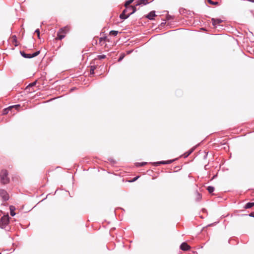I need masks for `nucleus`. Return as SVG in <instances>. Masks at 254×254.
<instances>
[{
    "instance_id": "obj_1",
    "label": "nucleus",
    "mask_w": 254,
    "mask_h": 254,
    "mask_svg": "<svg viewBox=\"0 0 254 254\" xmlns=\"http://www.w3.org/2000/svg\"><path fill=\"white\" fill-rule=\"evenodd\" d=\"M70 27L69 26H66L60 29L57 33V37L56 40H61L64 38L66 34L69 31Z\"/></svg>"
},
{
    "instance_id": "obj_2",
    "label": "nucleus",
    "mask_w": 254,
    "mask_h": 254,
    "mask_svg": "<svg viewBox=\"0 0 254 254\" xmlns=\"http://www.w3.org/2000/svg\"><path fill=\"white\" fill-rule=\"evenodd\" d=\"M8 173L5 170H3L1 171L0 176L1 183L3 184H6L9 183V179L7 177Z\"/></svg>"
},
{
    "instance_id": "obj_3",
    "label": "nucleus",
    "mask_w": 254,
    "mask_h": 254,
    "mask_svg": "<svg viewBox=\"0 0 254 254\" xmlns=\"http://www.w3.org/2000/svg\"><path fill=\"white\" fill-rule=\"evenodd\" d=\"M9 223L8 215H4L0 219V227L4 228Z\"/></svg>"
},
{
    "instance_id": "obj_4",
    "label": "nucleus",
    "mask_w": 254,
    "mask_h": 254,
    "mask_svg": "<svg viewBox=\"0 0 254 254\" xmlns=\"http://www.w3.org/2000/svg\"><path fill=\"white\" fill-rule=\"evenodd\" d=\"M40 51H37L32 54H25L23 52H20L21 55L25 58H32L38 56L40 54Z\"/></svg>"
},
{
    "instance_id": "obj_5",
    "label": "nucleus",
    "mask_w": 254,
    "mask_h": 254,
    "mask_svg": "<svg viewBox=\"0 0 254 254\" xmlns=\"http://www.w3.org/2000/svg\"><path fill=\"white\" fill-rule=\"evenodd\" d=\"M0 196L3 199V200L6 201L9 199V195L7 192L3 190H0Z\"/></svg>"
},
{
    "instance_id": "obj_6",
    "label": "nucleus",
    "mask_w": 254,
    "mask_h": 254,
    "mask_svg": "<svg viewBox=\"0 0 254 254\" xmlns=\"http://www.w3.org/2000/svg\"><path fill=\"white\" fill-rule=\"evenodd\" d=\"M130 8H128L127 9H125L123 10V12L120 14V17L122 19H126L128 18L129 15L127 13V10H129Z\"/></svg>"
},
{
    "instance_id": "obj_7",
    "label": "nucleus",
    "mask_w": 254,
    "mask_h": 254,
    "mask_svg": "<svg viewBox=\"0 0 254 254\" xmlns=\"http://www.w3.org/2000/svg\"><path fill=\"white\" fill-rule=\"evenodd\" d=\"M130 8V9L127 10V14L130 16L131 14H133L136 11V8L135 6H127V7H126V9Z\"/></svg>"
},
{
    "instance_id": "obj_8",
    "label": "nucleus",
    "mask_w": 254,
    "mask_h": 254,
    "mask_svg": "<svg viewBox=\"0 0 254 254\" xmlns=\"http://www.w3.org/2000/svg\"><path fill=\"white\" fill-rule=\"evenodd\" d=\"M180 249L183 251H188L190 249V247L187 243L184 242L181 245Z\"/></svg>"
},
{
    "instance_id": "obj_9",
    "label": "nucleus",
    "mask_w": 254,
    "mask_h": 254,
    "mask_svg": "<svg viewBox=\"0 0 254 254\" xmlns=\"http://www.w3.org/2000/svg\"><path fill=\"white\" fill-rule=\"evenodd\" d=\"M211 21H212L213 25L214 26H215L216 25L222 23L223 22V20H221V19H219V18L215 19V18H213L211 19Z\"/></svg>"
},
{
    "instance_id": "obj_10",
    "label": "nucleus",
    "mask_w": 254,
    "mask_h": 254,
    "mask_svg": "<svg viewBox=\"0 0 254 254\" xmlns=\"http://www.w3.org/2000/svg\"><path fill=\"white\" fill-rule=\"evenodd\" d=\"M155 16H156V15L155 14V11H152L150 12L148 14L146 15L145 17L150 20H153Z\"/></svg>"
},
{
    "instance_id": "obj_11",
    "label": "nucleus",
    "mask_w": 254,
    "mask_h": 254,
    "mask_svg": "<svg viewBox=\"0 0 254 254\" xmlns=\"http://www.w3.org/2000/svg\"><path fill=\"white\" fill-rule=\"evenodd\" d=\"M174 161V160H168L166 161H160L154 163V165L158 166L160 164H169L172 163Z\"/></svg>"
},
{
    "instance_id": "obj_12",
    "label": "nucleus",
    "mask_w": 254,
    "mask_h": 254,
    "mask_svg": "<svg viewBox=\"0 0 254 254\" xmlns=\"http://www.w3.org/2000/svg\"><path fill=\"white\" fill-rule=\"evenodd\" d=\"M150 0H139L137 1L136 6L140 5H145L149 2Z\"/></svg>"
},
{
    "instance_id": "obj_13",
    "label": "nucleus",
    "mask_w": 254,
    "mask_h": 254,
    "mask_svg": "<svg viewBox=\"0 0 254 254\" xmlns=\"http://www.w3.org/2000/svg\"><path fill=\"white\" fill-rule=\"evenodd\" d=\"M194 197L195 200H199L201 198V194L197 191L194 193Z\"/></svg>"
},
{
    "instance_id": "obj_14",
    "label": "nucleus",
    "mask_w": 254,
    "mask_h": 254,
    "mask_svg": "<svg viewBox=\"0 0 254 254\" xmlns=\"http://www.w3.org/2000/svg\"><path fill=\"white\" fill-rule=\"evenodd\" d=\"M10 211V215L12 216L15 215V213L14 212V210L15 209V207L13 206H10L9 207Z\"/></svg>"
},
{
    "instance_id": "obj_15",
    "label": "nucleus",
    "mask_w": 254,
    "mask_h": 254,
    "mask_svg": "<svg viewBox=\"0 0 254 254\" xmlns=\"http://www.w3.org/2000/svg\"><path fill=\"white\" fill-rule=\"evenodd\" d=\"M107 40V38L106 37H101L99 39V44L101 45H102L104 44V42Z\"/></svg>"
},
{
    "instance_id": "obj_16",
    "label": "nucleus",
    "mask_w": 254,
    "mask_h": 254,
    "mask_svg": "<svg viewBox=\"0 0 254 254\" xmlns=\"http://www.w3.org/2000/svg\"><path fill=\"white\" fill-rule=\"evenodd\" d=\"M254 206V202H249L246 204L245 206V208L248 209Z\"/></svg>"
},
{
    "instance_id": "obj_17",
    "label": "nucleus",
    "mask_w": 254,
    "mask_h": 254,
    "mask_svg": "<svg viewBox=\"0 0 254 254\" xmlns=\"http://www.w3.org/2000/svg\"><path fill=\"white\" fill-rule=\"evenodd\" d=\"M207 190L209 193H212L214 190V188L213 187L209 186L207 188Z\"/></svg>"
},
{
    "instance_id": "obj_18",
    "label": "nucleus",
    "mask_w": 254,
    "mask_h": 254,
    "mask_svg": "<svg viewBox=\"0 0 254 254\" xmlns=\"http://www.w3.org/2000/svg\"><path fill=\"white\" fill-rule=\"evenodd\" d=\"M134 0H129L127 1L125 3V6L127 7V6H130V4L134 1Z\"/></svg>"
},
{
    "instance_id": "obj_19",
    "label": "nucleus",
    "mask_w": 254,
    "mask_h": 254,
    "mask_svg": "<svg viewBox=\"0 0 254 254\" xmlns=\"http://www.w3.org/2000/svg\"><path fill=\"white\" fill-rule=\"evenodd\" d=\"M118 31L112 30V31H110V35L115 36L118 34Z\"/></svg>"
},
{
    "instance_id": "obj_20",
    "label": "nucleus",
    "mask_w": 254,
    "mask_h": 254,
    "mask_svg": "<svg viewBox=\"0 0 254 254\" xmlns=\"http://www.w3.org/2000/svg\"><path fill=\"white\" fill-rule=\"evenodd\" d=\"M207 1L209 3L212 4V5H218L219 2L217 1L214 2L212 0H207Z\"/></svg>"
},
{
    "instance_id": "obj_21",
    "label": "nucleus",
    "mask_w": 254,
    "mask_h": 254,
    "mask_svg": "<svg viewBox=\"0 0 254 254\" xmlns=\"http://www.w3.org/2000/svg\"><path fill=\"white\" fill-rule=\"evenodd\" d=\"M95 69V66H91V68H90V74H94V71Z\"/></svg>"
},
{
    "instance_id": "obj_22",
    "label": "nucleus",
    "mask_w": 254,
    "mask_h": 254,
    "mask_svg": "<svg viewBox=\"0 0 254 254\" xmlns=\"http://www.w3.org/2000/svg\"><path fill=\"white\" fill-rule=\"evenodd\" d=\"M105 58H106V55H105L98 56V58L99 60L103 59H105Z\"/></svg>"
},
{
    "instance_id": "obj_23",
    "label": "nucleus",
    "mask_w": 254,
    "mask_h": 254,
    "mask_svg": "<svg viewBox=\"0 0 254 254\" xmlns=\"http://www.w3.org/2000/svg\"><path fill=\"white\" fill-rule=\"evenodd\" d=\"M20 107V105H15V106H10L9 108H8V109H11V108H15L16 109H18Z\"/></svg>"
},
{
    "instance_id": "obj_24",
    "label": "nucleus",
    "mask_w": 254,
    "mask_h": 254,
    "mask_svg": "<svg viewBox=\"0 0 254 254\" xmlns=\"http://www.w3.org/2000/svg\"><path fill=\"white\" fill-rule=\"evenodd\" d=\"M37 34V36L38 37V38H39L40 37V30L39 29H37L35 30V32Z\"/></svg>"
},
{
    "instance_id": "obj_25",
    "label": "nucleus",
    "mask_w": 254,
    "mask_h": 254,
    "mask_svg": "<svg viewBox=\"0 0 254 254\" xmlns=\"http://www.w3.org/2000/svg\"><path fill=\"white\" fill-rule=\"evenodd\" d=\"M124 58V55H122L120 56V58L119 59L118 61L119 62L121 61V60H122Z\"/></svg>"
},
{
    "instance_id": "obj_26",
    "label": "nucleus",
    "mask_w": 254,
    "mask_h": 254,
    "mask_svg": "<svg viewBox=\"0 0 254 254\" xmlns=\"http://www.w3.org/2000/svg\"><path fill=\"white\" fill-rule=\"evenodd\" d=\"M7 110H9L8 108V109H5L3 111V114H6L7 113Z\"/></svg>"
},
{
    "instance_id": "obj_27",
    "label": "nucleus",
    "mask_w": 254,
    "mask_h": 254,
    "mask_svg": "<svg viewBox=\"0 0 254 254\" xmlns=\"http://www.w3.org/2000/svg\"><path fill=\"white\" fill-rule=\"evenodd\" d=\"M191 152H192V151H189V152L187 153V154H185V155H186L185 156L186 157L188 156Z\"/></svg>"
},
{
    "instance_id": "obj_28",
    "label": "nucleus",
    "mask_w": 254,
    "mask_h": 254,
    "mask_svg": "<svg viewBox=\"0 0 254 254\" xmlns=\"http://www.w3.org/2000/svg\"><path fill=\"white\" fill-rule=\"evenodd\" d=\"M166 18H167V20H169V19H170L172 18V17H171V16H170V15H168L167 16V17H166Z\"/></svg>"
},
{
    "instance_id": "obj_29",
    "label": "nucleus",
    "mask_w": 254,
    "mask_h": 254,
    "mask_svg": "<svg viewBox=\"0 0 254 254\" xmlns=\"http://www.w3.org/2000/svg\"><path fill=\"white\" fill-rule=\"evenodd\" d=\"M35 84H36V81L32 83L31 84H30V85L32 86L35 85Z\"/></svg>"
},
{
    "instance_id": "obj_30",
    "label": "nucleus",
    "mask_w": 254,
    "mask_h": 254,
    "mask_svg": "<svg viewBox=\"0 0 254 254\" xmlns=\"http://www.w3.org/2000/svg\"><path fill=\"white\" fill-rule=\"evenodd\" d=\"M138 178V177H135V178H133V181H134L136 180V179H137Z\"/></svg>"
},
{
    "instance_id": "obj_31",
    "label": "nucleus",
    "mask_w": 254,
    "mask_h": 254,
    "mask_svg": "<svg viewBox=\"0 0 254 254\" xmlns=\"http://www.w3.org/2000/svg\"><path fill=\"white\" fill-rule=\"evenodd\" d=\"M146 163H142L141 164H140V166H143L144 165L146 164Z\"/></svg>"
},
{
    "instance_id": "obj_32",
    "label": "nucleus",
    "mask_w": 254,
    "mask_h": 254,
    "mask_svg": "<svg viewBox=\"0 0 254 254\" xmlns=\"http://www.w3.org/2000/svg\"><path fill=\"white\" fill-rule=\"evenodd\" d=\"M0 254H1L0 253Z\"/></svg>"
}]
</instances>
